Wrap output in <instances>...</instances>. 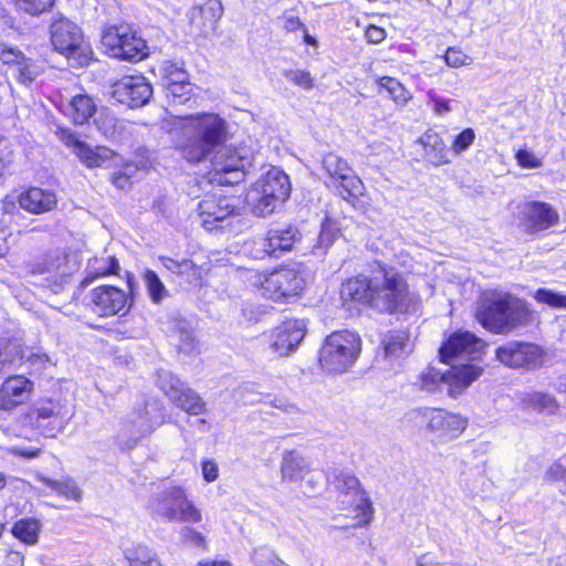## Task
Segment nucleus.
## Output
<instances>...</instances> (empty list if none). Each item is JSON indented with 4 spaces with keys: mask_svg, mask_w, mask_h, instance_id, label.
Here are the masks:
<instances>
[{
    "mask_svg": "<svg viewBox=\"0 0 566 566\" xmlns=\"http://www.w3.org/2000/svg\"><path fill=\"white\" fill-rule=\"evenodd\" d=\"M342 300L368 305L381 313H405L415 303L403 277L378 264L370 275L360 274L342 284Z\"/></svg>",
    "mask_w": 566,
    "mask_h": 566,
    "instance_id": "f257e3e1",
    "label": "nucleus"
},
{
    "mask_svg": "<svg viewBox=\"0 0 566 566\" xmlns=\"http://www.w3.org/2000/svg\"><path fill=\"white\" fill-rule=\"evenodd\" d=\"M170 135L181 157L197 164L223 146L228 138V124L216 113L181 116Z\"/></svg>",
    "mask_w": 566,
    "mask_h": 566,
    "instance_id": "f03ea898",
    "label": "nucleus"
},
{
    "mask_svg": "<svg viewBox=\"0 0 566 566\" xmlns=\"http://www.w3.org/2000/svg\"><path fill=\"white\" fill-rule=\"evenodd\" d=\"M531 312L526 303L505 292L484 293L479 301L476 318L481 325L495 334H504L524 326Z\"/></svg>",
    "mask_w": 566,
    "mask_h": 566,
    "instance_id": "7ed1b4c3",
    "label": "nucleus"
},
{
    "mask_svg": "<svg viewBox=\"0 0 566 566\" xmlns=\"http://www.w3.org/2000/svg\"><path fill=\"white\" fill-rule=\"evenodd\" d=\"M166 417L163 403L156 399H149L134 407L120 422L117 432L118 443L123 448L133 449L165 423Z\"/></svg>",
    "mask_w": 566,
    "mask_h": 566,
    "instance_id": "20e7f679",
    "label": "nucleus"
},
{
    "mask_svg": "<svg viewBox=\"0 0 566 566\" xmlns=\"http://www.w3.org/2000/svg\"><path fill=\"white\" fill-rule=\"evenodd\" d=\"M291 184L289 176L272 167L255 181L247 193V202L256 217L272 214L289 197Z\"/></svg>",
    "mask_w": 566,
    "mask_h": 566,
    "instance_id": "39448f33",
    "label": "nucleus"
},
{
    "mask_svg": "<svg viewBox=\"0 0 566 566\" xmlns=\"http://www.w3.org/2000/svg\"><path fill=\"white\" fill-rule=\"evenodd\" d=\"M408 420L433 442L446 443L457 439L465 430L468 420L460 415L438 408H417L408 413Z\"/></svg>",
    "mask_w": 566,
    "mask_h": 566,
    "instance_id": "423d86ee",
    "label": "nucleus"
},
{
    "mask_svg": "<svg viewBox=\"0 0 566 566\" xmlns=\"http://www.w3.org/2000/svg\"><path fill=\"white\" fill-rule=\"evenodd\" d=\"M150 514L166 522L199 523L201 511L180 485H164L149 502Z\"/></svg>",
    "mask_w": 566,
    "mask_h": 566,
    "instance_id": "0eeeda50",
    "label": "nucleus"
},
{
    "mask_svg": "<svg viewBox=\"0 0 566 566\" xmlns=\"http://www.w3.org/2000/svg\"><path fill=\"white\" fill-rule=\"evenodd\" d=\"M361 350L360 337L349 331L328 335L319 349V366L328 374H342L354 366Z\"/></svg>",
    "mask_w": 566,
    "mask_h": 566,
    "instance_id": "6e6552de",
    "label": "nucleus"
},
{
    "mask_svg": "<svg viewBox=\"0 0 566 566\" xmlns=\"http://www.w3.org/2000/svg\"><path fill=\"white\" fill-rule=\"evenodd\" d=\"M482 374L483 367L475 364L452 365L446 371L429 367L420 376V386L428 392L447 390L451 397H457Z\"/></svg>",
    "mask_w": 566,
    "mask_h": 566,
    "instance_id": "1a4fd4ad",
    "label": "nucleus"
},
{
    "mask_svg": "<svg viewBox=\"0 0 566 566\" xmlns=\"http://www.w3.org/2000/svg\"><path fill=\"white\" fill-rule=\"evenodd\" d=\"M51 42L71 66H83L91 60L92 51L84 42L81 29L71 20L56 15L50 25Z\"/></svg>",
    "mask_w": 566,
    "mask_h": 566,
    "instance_id": "9d476101",
    "label": "nucleus"
},
{
    "mask_svg": "<svg viewBox=\"0 0 566 566\" xmlns=\"http://www.w3.org/2000/svg\"><path fill=\"white\" fill-rule=\"evenodd\" d=\"M73 415V410L61 399H45L33 406L23 417L22 423L45 437L54 438L66 428Z\"/></svg>",
    "mask_w": 566,
    "mask_h": 566,
    "instance_id": "9b49d317",
    "label": "nucleus"
},
{
    "mask_svg": "<svg viewBox=\"0 0 566 566\" xmlns=\"http://www.w3.org/2000/svg\"><path fill=\"white\" fill-rule=\"evenodd\" d=\"M331 484L344 495V500L340 501L344 507H355L356 526H367L374 518V509L359 480L349 471L334 469L331 473Z\"/></svg>",
    "mask_w": 566,
    "mask_h": 566,
    "instance_id": "f8f14e48",
    "label": "nucleus"
},
{
    "mask_svg": "<svg viewBox=\"0 0 566 566\" xmlns=\"http://www.w3.org/2000/svg\"><path fill=\"white\" fill-rule=\"evenodd\" d=\"M322 167L329 180L326 185L334 187L346 201L353 202L364 195V182L336 153L325 154L322 157Z\"/></svg>",
    "mask_w": 566,
    "mask_h": 566,
    "instance_id": "ddd939ff",
    "label": "nucleus"
},
{
    "mask_svg": "<svg viewBox=\"0 0 566 566\" xmlns=\"http://www.w3.org/2000/svg\"><path fill=\"white\" fill-rule=\"evenodd\" d=\"M306 285L305 273L300 268L283 266L268 274L261 282L262 294L275 302L298 296Z\"/></svg>",
    "mask_w": 566,
    "mask_h": 566,
    "instance_id": "4468645a",
    "label": "nucleus"
},
{
    "mask_svg": "<svg viewBox=\"0 0 566 566\" xmlns=\"http://www.w3.org/2000/svg\"><path fill=\"white\" fill-rule=\"evenodd\" d=\"M485 342L470 332L452 334L440 348L441 360L450 366L475 364L484 354Z\"/></svg>",
    "mask_w": 566,
    "mask_h": 566,
    "instance_id": "2eb2a0df",
    "label": "nucleus"
},
{
    "mask_svg": "<svg viewBox=\"0 0 566 566\" xmlns=\"http://www.w3.org/2000/svg\"><path fill=\"white\" fill-rule=\"evenodd\" d=\"M157 385L172 403L187 413L197 416L205 412L206 402L202 398L171 371L159 370L157 373Z\"/></svg>",
    "mask_w": 566,
    "mask_h": 566,
    "instance_id": "dca6fc26",
    "label": "nucleus"
},
{
    "mask_svg": "<svg viewBox=\"0 0 566 566\" xmlns=\"http://www.w3.org/2000/svg\"><path fill=\"white\" fill-rule=\"evenodd\" d=\"M495 358L512 369H535L542 365L543 350L533 343L509 340L495 349Z\"/></svg>",
    "mask_w": 566,
    "mask_h": 566,
    "instance_id": "f3484780",
    "label": "nucleus"
},
{
    "mask_svg": "<svg viewBox=\"0 0 566 566\" xmlns=\"http://www.w3.org/2000/svg\"><path fill=\"white\" fill-rule=\"evenodd\" d=\"M212 158L211 181L219 185H237L244 179L243 158L237 150L229 147H220Z\"/></svg>",
    "mask_w": 566,
    "mask_h": 566,
    "instance_id": "a211bd4d",
    "label": "nucleus"
},
{
    "mask_svg": "<svg viewBox=\"0 0 566 566\" xmlns=\"http://www.w3.org/2000/svg\"><path fill=\"white\" fill-rule=\"evenodd\" d=\"M151 95V85L142 75L124 76L113 85L114 98L132 108L144 106Z\"/></svg>",
    "mask_w": 566,
    "mask_h": 566,
    "instance_id": "6ab92c4d",
    "label": "nucleus"
},
{
    "mask_svg": "<svg viewBox=\"0 0 566 566\" xmlns=\"http://www.w3.org/2000/svg\"><path fill=\"white\" fill-rule=\"evenodd\" d=\"M300 240L301 232L295 226L276 224L268 230L261 240V247L266 255L280 258L283 253L291 251Z\"/></svg>",
    "mask_w": 566,
    "mask_h": 566,
    "instance_id": "aec40b11",
    "label": "nucleus"
},
{
    "mask_svg": "<svg viewBox=\"0 0 566 566\" xmlns=\"http://www.w3.org/2000/svg\"><path fill=\"white\" fill-rule=\"evenodd\" d=\"M305 323L302 319H291L282 323L274 332L271 348L280 356L289 355L303 340Z\"/></svg>",
    "mask_w": 566,
    "mask_h": 566,
    "instance_id": "412c9836",
    "label": "nucleus"
},
{
    "mask_svg": "<svg viewBox=\"0 0 566 566\" xmlns=\"http://www.w3.org/2000/svg\"><path fill=\"white\" fill-rule=\"evenodd\" d=\"M33 390V382L24 376L8 377L0 387V409L12 410L24 403Z\"/></svg>",
    "mask_w": 566,
    "mask_h": 566,
    "instance_id": "4be33fe9",
    "label": "nucleus"
},
{
    "mask_svg": "<svg viewBox=\"0 0 566 566\" xmlns=\"http://www.w3.org/2000/svg\"><path fill=\"white\" fill-rule=\"evenodd\" d=\"M95 311L101 316H112L119 313L128 304L125 292L113 285H102L91 292Z\"/></svg>",
    "mask_w": 566,
    "mask_h": 566,
    "instance_id": "5701e85b",
    "label": "nucleus"
},
{
    "mask_svg": "<svg viewBox=\"0 0 566 566\" xmlns=\"http://www.w3.org/2000/svg\"><path fill=\"white\" fill-rule=\"evenodd\" d=\"M233 199L209 196L198 203V212L205 228L211 230L216 222L224 221L234 212Z\"/></svg>",
    "mask_w": 566,
    "mask_h": 566,
    "instance_id": "b1692460",
    "label": "nucleus"
},
{
    "mask_svg": "<svg viewBox=\"0 0 566 566\" xmlns=\"http://www.w3.org/2000/svg\"><path fill=\"white\" fill-rule=\"evenodd\" d=\"M223 14V6L220 0H208L202 6H196L190 10V23L200 34L208 36L214 32L219 20Z\"/></svg>",
    "mask_w": 566,
    "mask_h": 566,
    "instance_id": "393cba45",
    "label": "nucleus"
},
{
    "mask_svg": "<svg viewBox=\"0 0 566 566\" xmlns=\"http://www.w3.org/2000/svg\"><path fill=\"white\" fill-rule=\"evenodd\" d=\"M523 214L527 227L533 231L546 230L555 226L559 220L558 212L549 203L541 201L526 203Z\"/></svg>",
    "mask_w": 566,
    "mask_h": 566,
    "instance_id": "a878e982",
    "label": "nucleus"
},
{
    "mask_svg": "<svg viewBox=\"0 0 566 566\" xmlns=\"http://www.w3.org/2000/svg\"><path fill=\"white\" fill-rule=\"evenodd\" d=\"M19 206L31 213H44L56 206L53 192L41 188H30L18 197Z\"/></svg>",
    "mask_w": 566,
    "mask_h": 566,
    "instance_id": "bb28decb",
    "label": "nucleus"
},
{
    "mask_svg": "<svg viewBox=\"0 0 566 566\" xmlns=\"http://www.w3.org/2000/svg\"><path fill=\"white\" fill-rule=\"evenodd\" d=\"M422 145L424 158L433 166H442L449 163L446 154V144L442 137L434 130H427L418 140Z\"/></svg>",
    "mask_w": 566,
    "mask_h": 566,
    "instance_id": "cd10ccee",
    "label": "nucleus"
},
{
    "mask_svg": "<svg viewBox=\"0 0 566 566\" xmlns=\"http://www.w3.org/2000/svg\"><path fill=\"white\" fill-rule=\"evenodd\" d=\"M311 470L310 461L296 451H285L281 462L283 480L301 481Z\"/></svg>",
    "mask_w": 566,
    "mask_h": 566,
    "instance_id": "c85d7f7f",
    "label": "nucleus"
},
{
    "mask_svg": "<svg viewBox=\"0 0 566 566\" xmlns=\"http://www.w3.org/2000/svg\"><path fill=\"white\" fill-rule=\"evenodd\" d=\"M63 112L74 124L82 125L96 112V105L87 94H77L69 101Z\"/></svg>",
    "mask_w": 566,
    "mask_h": 566,
    "instance_id": "c756f323",
    "label": "nucleus"
},
{
    "mask_svg": "<svg viewBox=\"0 0 566 566\" xmlns=\"http://www.w3.org/2000/svg\"><path fill=\"white\" fill-rule=\"evenodd\" d=\"M76 156L87 168H97L104 167L114 157V151L105 146L85 144L80 146Z\"/></svg>",
    "mask_w": 566,
    "mask_h": 566,
    "instance_id": "7c9ffc66",
    "label": "nucleus"
},
{
    "mask_svg": "<svg viewBox=\"0 0 566 566\" xmlns=\"http://www.w3.org/2000/svg\"><path fill=\"white\" fill-rule=\"evenodd\" d=\"M24 359L21 344L13 339H0V374L11 366H19Z\"/></svg>",
    "mask_w": 566,
    "mask_h": 566,
    "instance_id": "2f4dec72",
    "label": "nucleus"
},
{
    "mask_svg": "<svg viewBox=\"0 0 566 566\" xmlns=\"http://www.w3.org/2000/svg\"><path fill=\"white\" fill-rule=\"evenodd\" d=\"M122 48L117 50L116 59L127 61H140L147 55L146 42L142 38H137L132 29H128L127 38L123 40Z\"/></svg>",
    "mask_w": 566,
    "mask_h": 566,
    "instance_id": "473e14b6",
    "label": "nucleus"
},
{
    "mask_svg": "<svg viewBox=\"0 0 566 566\" xmlns=\"http://www.w3.org/2000/svg\"><path fill=\"white\" fill-rule=\"evenodd\" d=\"M39 481L49 486L59 495L64 496L67 500L80 501L82 497V491L76 484V482L70 478H64L62 480H52L44 475L38 476Z\"/></svg>",
    "mask_w": 566,
    "mask_h": 566,
    "instance_id": "72a5a7b5",
    "label": "nucleus"
},
{
    "mask_svg": "<svg viewBox=\"0 0 566 566\" xmlns=\"http://www.w3.org/2000/svg\"><path fill=\"white\" fill-rule=\"evenodd\" d=\"M42 524L35 518H21L13 524L12 534L21 542L33 545L38 542Z\"/></svg>",
    "mask_w": 566,
    "mask_h": 566,
    "instance_id": "f704fd0d",
    "label": "nucleus"
},
{
    "mask_svg": "<svg viewBox=\"0 0 566 566\" xmlns=\"http://www.w3.org/2000/svg\"><path fill=\"white\" fill-rule=\"evenodd\" d=\"M125 556L130 566H163L157 554L143 544L128 548Z\"/></svg>",
    "mask_w": 566,
    "mask_h": 566,
    "instance_id": "c9c22d12",
    "label": "nucleus"
},
{
    "mask_svg": "<svg viewBox=\"0 0 566 566\" xmlns=\"http://www.w3.org/2000/svg\"><path fill=\"white\" fill-rule=\"evenodd\" d=\"M128 25H109L103 30L102 44L106 48L109 55L116 57L117 50L122 48L123 40L127 38Z\"/></svg>",
    "mask_w": 566,
    "mask_h": 566,
    "instance_id": "e433bc0d",
    "label": "nucleus"
},
{
    "mask_svg": "<svg viewBox=\"0 0 566 566\" xmlns=\"http://www.w3.org/2000/svg\"><path fill=\"white\" fill-rule=\"evenodd\" d=\"M38 270L53 277L64 279L70 275L66 255L62 252L49 254L44 261L38 265Z\"/></svg>",
    "mask_w": 566,
    "mask_h": 566,
    "instance_id": "4c0bfd02",
    "label": "nucleus"
},
{
    "mask_svg": "<svg viewBox=\"0 0 566 566\" xmlns=\"http://www.w3.org/2000/svg\"><path fill=\"white\" fill-rule=\"evenodd\" d=\"M119 270L118 261L115 256H107L102 259H95L90 264L88 274L83 281L84 284H88L96 277H102L109 274H116Z\"/></svg>",
    "mask_w": 566,
    "mask_h": 566,
    "instance_id": "58836bf2",
    "label": "nucleus"
},
{
    "mask_svg": "<svg viewBox=\"0 0 566 566\" xmlns=\"http://www.w3.org/2000/svg\"><path fill=\"white\" fill-rule=\"evenodd\" d=\"M382 346L387 357H400L408 346V336L402 331L389 332L384 336Z\"/></svg>",
    "mask_w": 566,
    "mask_h": 566,
    "instance_id": "ea45409f",
    "label": "nucleus"
},
{
    "mask_svg": "<svg viewBox=\"0 0 566 566\" xmlns=\"http://www.w3.org/2000/svg\"><path fill=\"white\" fill-rule=\"evenodd\" d=\"M523 402L530 408L547 413H554L558 408L556 399L553 396L543 392L526 394L523 398Z\"/></svg>",
    "mask_w": 566,
    "mask_h": 566,
    "instance_id": "a19ab883",
    "label": "nucleus"
},
{
    "mask_svg": "<svg viewBox=\"0 0 566 566\" xmlns=\"http://www.w3.org/2000/svg\"><path fill=\"white\" fill-rule=\"evenodd\" d=\"M378 85L386 90L388 95L398 105H406L411 98V94L396 78L384 76L378 80Z\"/></svg>",
    "mask_w": 566,
    "mask_h": 566,
    "instance_id": "79ce46f5",
    "label": "nucleus"
},
{
    "mask_svg": "<svg viewBox=\"0 0 566 566\" xmlns=\"http://www.w3.org/2000/svg\"><path fill=\"white\" fill-rule=\"evenodd\" d=\"M144 282L153 303L158 304L168 296L167 289L165 287L159 276L153 270L145 271Z\"/></svg>",
    "mask_w": 566,
    "mask_h": 566,
    "instance_id": "37998d69",
    "label": "nucleus"
},
{
    "mask_svg": "<svg viewBox=\"0 0 566 566\" xmlns=\"http://www.w3.org/2000/svg\"><path fill=\"white\" fill-rule=\"evenodd\" d=\"M337 234V228L334 224H332L328 219H326L322 223L321 233L318 235L316 244L313 248V253L318 256L324 255L327 249L334 243Z\"/></svg>",
    "mask_w": 566,
    "mask_h": 566,
    "instance_id": "c03bdc74",
    "label": "nucleus"
},
{
    "mask_svg": "<svg viewBox=\"0 0 566 566\" xmlns=\"http://www.w3.org/2000/svg\"><path fill=\"white\" fill-rule=\"evenodd\" d=\"M12 2L18 12L38 17L49 11L54 6L55 0H12Z\"/></svg>",
    "mask_w": 566,
    "mask_h": 566,
    "instance_id": "a18cd8bd",
    "label": "nucleus"
},
{
    "mask_svg": "<svg viewBox=\"0 0 566 566\" xmlns=\"http://www.w3.org/2000/svg\"><path fill=\"white\" fill-rule=\"evenodd\" d=\"M192 85L186 81L184 83H166V96L170 99L171 104L181 105L188 102L192 95Z\"/></svg>",
    "mask_w": 566,
    "mask_h": 566,
    "instance_id": "49530a36",
    "label": "nucleus"
},
{
    "mask_svg": "<svg viewBox=\"0 0 566 566\" xmlns=\"http://www.w3.org/2000/svg\"><path fill=\"white\" fill-rule=\"evenodd\" d=\"M163 265L170 271L180 276H185L187 281L190 280L191 276L196 275V266L190 260H181L177 261L170 258H161Z\"/></svg>",
    "mask_w": 566,
    "mask_h": 566,
    "instance_id": "de8ad7c7",
    "label": "nucleus"
},
{
    "mask_svg": "<svg viewBox=\"0 0 566 566\" xmlns=\"http://www.w3.org/2000/svg\"><path fill=\"white\" fill-rule=\"evenodd\" d=\"M13 73L17 80L25 85L32 83L40 74L39 67L25 56L13 69Z\"/></svg>",
    "mask_w": 566,
    "mask_h": 566,
    "instance_id": "09e8293b",
    "label": "nucleus"
},
{
    "mask_svg": "<svg viewBox=\"0 0 566 566\" xmlns=\"http://www.w3.org/2000/svg\"><path fill=\"white\" fill-rule=\"evenodd\" d=\"M539 303L557 310H566V294L554 292L548 289H538L534 295Z\"/></svg>",
    "mask_w": 566,
    "mask_h": 566,
    "instance_id": "8fccbe9b",
    "label": "nucleus"
},
{
    "mask_svg": "<svg viewBox=\"0 0 566 566\" xmlns=\"http://www.w3.org/2000/svg\"><path fill=\"white\" fill-rule=\"evenodd\" d=\"M97 130L106 138H114L117 133V119L107 111H101L94 119Z\"/></svg>",
    "mask_w": 566,
    "mask_h": 566,
    "instance_id": "3c124183",
    "label": "nucleus"
},
{
    "mask_svg": "<svg viewBox=\"0 0 566 566\" xmlns=\"http://www.w3.org/2000/svg\"><path fill=\"white\" fill-rule=\"evenodd\" d=\"M475 140V132L472 128L463 129L455 136L451 149L455 155H460L468 150Z\"/></svg>",
    "mask_w": 566,
    "mask_h": 566,
    "instance_id": "603ef678",
    "label": "nucleus"
},
{
    "mask_svg": "<svg viewBox=\"0 0 566 566\" xmlns=\"http://www.w3.org/2000/svg\"><path fill=\"white\" fill-rule=\"evenodd\" d=\"M284 76L293 84L304 88L311 90L314 86V81L311 74L301 70H285Z\"/></svg>",
    "mask_w": 566,
    "mask_h": 566,
    "instance_id": "864d4df0",
    "label": "nucleus"
},
{
    "mask_svg": "<svg viewBox=\"0 0 566 566\" xmlns=\"http://www.w3.org/2000/svg\"><path fill=\"white\" fill-rule=\"evenodd\" d=\"M444 61L451 67H460L472 63V59L470 56L455 48H449L447 50Z\"/></svg>",
    "mask_w": 566,
    "mask_h": 566,
    "instance_id": "5fc2aeb1",
    "label": "nucleus"
},
{
    "mask_svg": "<svg viewBox=\"0 0 566 566\" xmlns=\"http://www.w3.org/2000/svg\"><path fill=\"white\" fill-rule=\"evenodd\" d=\"M280 19L282 21V28L286 32L305 31V24L294 14L293 10L285 11Z\"/></svg>",
    "mask_w": 566,
    "mask_h": 566,
    "instance_id": "6e6d98bb",
    "label": "nucleus"
},
{
    "mask_svg": "<svg viewBox=\"0 0 566 566\" xmlns=\"http://www.w3.org/2000/svg\"><path fill=\"white\" fill-rule=\"evenodd\" d=\"M180 537L184 543L195 547H205L206 545L205 536L192 527H184L180 531Z\"/></svg>",
    "mask_w": 566,
    "mask_h": 566,
    "instance_id": "4d7b16f0",
    "label": "nucleus"
},
{
    "mask_svg": "<svg viewBox=\"0 0 566 566\" xmlns=\"http://www.w3.org/2000/svg\"><path fill=\"white\" fill-rule=\"evenodd\" d=\"M23 57L24 54L20 51H15L0 43V60L4 64L11 65L14 69Z\"/></svg>",
    "mask_w": 566,
    "mask_h": 566,
    "instance_id": "13d9d810",
    "label": "nucleus"
},
{
    "mask_svg": "<svg viewBox=\"0 0 566 566\" xmlns=\"http://www.w3.org/2000/svg\"><path fill=\"white\" fill-rule=\"evenodd\" d=\"M134 165H126L122 171L115 172L112 176L113 185L122 190L129 188L130 186V176L127 174V170H133Z\"/></svg>",
    "mask_w": 566,
    "mask_h": 566,
    "instance_id": "bf43d9fd",
    "label": "nucleus"
},
{
    "mask_svg": "<svg viewBox=\"0 0 566 566\" xmlns=\"http://www.w3.org/2000/svg\"><path fill=\"white\" fill-rule=\"evenodd\" d=\"M201 471L205 481L208 483L214 482L219 476V467L213 460L210 459L202 460Z\"/></svg>",
    "mask_w": 566,
    "mask_h": 566,
    "instance_id": "052dcab7",
    "label": "nucleus"
},
{
    "mask_svg": "<svg viewBox=\"0 0 566 566\" xmlns=\"http://www.w3.org/2000/svg\"><path fill=\"white\" fill-rule=\"evenodd\" d=\"M516 159L518 165L523 168H538L542 165L539 159L525 149H520L516 153Z\"/></svg>",
    "mask_w": 566,
    "mask_h": 566,
    "instance_id": "680f3d73",
    "label": "nucleus"
},
{
    "mask_svg": "<svg viewBox=\"0 0 566 566\" xmlns=\"http://www.w3.org/2000/svg\"><path fill=\"white\" fill-rule=\"evenodd\" d=\"M429 99L432 104L433 112L439 116H443L452 111L450 102L434 93H429Z\"/></svg>",
    "mask_w": 566,
    "mask_h": 566,
    "instance_id": "e2e57ef3",
    "label": "nucleus"
},
{
    "mask_svg": "<svg viewBox=\"0 0 566 566\" xmlns=\"http://www.w3.org/2000/svg\"><path fill=\"white\" fill-rule=\"evenodd\" d=\"M59 137L60 139L67 146L72 147L74 153L77 155V150L80 149L81 145H85V142L80 140L75 134H73L67 128H60L59 130Z\"/></svg>",
    "mask_w": 566,
    "mask_h": 566,
    "instance_id": "0e129e2a",
    "label": "nucleus"
},
{
    "mask_svg": "<svg viewBox=\"0 0 566 566\" xmlns=\"http://www.w3.org/2000/svg\"><path fill=\"white\" fill-rule=\"evenodd\" d=\"M10 453L13 455H18L24 459H34L40 455L41 449L40 448H27L21 446H14L10 449Z\"/></svg>",
    "mask_w": 566,
    "mask_h": 566,
    "instance_id": "69168bd1",
    "label": "nucleus"
},
{
    "mask_svg": "<svg viewBox=\"0 0 566 566\" xmlns=\"http://www.w3.org/2000/svg\"><path fill=\"white\" fill-rule=\"evenodd\" d=\"M196 348V338L191 332H180L179 349L191 353Z\"/></svg>",
    "mask_w": 566,
    "mask_h": 566,
    "instance_id": "338daca9",
    "label": "nucleus"
},
{
    "mask_svg": "<svg viewBox=\"0 0 566 566\" xmlns=\"http://www.w3.org/2000/svg\"><path fill=\"white\" fill-rule=\"evenodd\" d=\"M6 566H23L24 556L15 551H11L6 555L4 559Z\"/></svg>",
    "mask_w": 566,
    "mask_h": 566,
    "instance_id": "774afa93",
    "label": "nucleus"
}]
</instances>
